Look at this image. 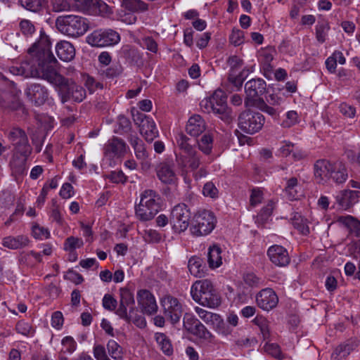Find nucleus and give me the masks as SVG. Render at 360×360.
<instances>
[{"mask_svg": "<svg viewBox=\"0 0 360 360\" xmlns=\"http://www.w3.org/2000/svg\"><path fill=\"white\" fill-rule=\"evenodd\" d=\"M32 58L13 67L12 72L25 77H41L58 86V95L63 103L72 101L70 80L56 70L57 60L51 51L48 37L41 34L39 39L28 49Z\"/></svg>", "mask_w": 360, "mask_h": 360, "instance_id": "1", "label": "nucleus"}, {"mask_svg": "<svg viewBox=\"0 0 360 360\" xmlns=\"http://www.w3.org/2000/svg\"><path fill=\"white\" fill-rule=\"evenodd\" d=\"M194 301L203 307L214 309L221 304V297L209 280L195 281L191 288Z\"/></svg>", "mask_w": 360, "mask_h": 360, "instance_id": "2", "label": "nucleus"}, {"mask_svg": "<svg viewBox=\"0 0 360 360\" xmlns=\"http://www.w3.org/2000/svg\"><path fill=\"white\" fill-rule=\"evenodd\" d=\"M140 198V202L135 207L136 216L142 221H150L161 208V197L155 191L147 189L141 193Z\"/></svg>", "mask_w": 360, "mask_h": 360, "instance_id": "3", "label": "nucleus"}, {"mask_svg": "<svg viewBox=\"0 0 360 360\" xmlns=\"http://www.w3.org/2000/svg\"><path fill=\"white\" fill-rule=\"evenodd\" d=\"M56 26L59 32L72 37H80L89 29L86 19L76 15L58 17Z\"/></svg>", "mask_w": 360, "mask_h": 360, "instance_id": "4", "label": "nucleus"}, {"mask_svg": "<svg viewBox=\"0 0 360 360\" xmlns=\"http://www.w3.org/2000/svg\"><path fill=\"white\" fill-rule=\"evenodd\" d=\"M217 219L214 214L203 210L195 214L191 226V232L195 236H207L214 229Z\"/></svg>", "mask_w": 360, "mask_h": 360, "instance_id": "5", "label": "nucleus"}, {"mask_svg": "<svg viewBox=\"0 0 360 360\" xmlns=\"http://www.w3.org/2000/svg\"><path fill=\"white\" fill-rule=\"evenodd\" d=\"M264 121V117L260 112L246 110L239 115L238 127L243 131L253 134L262 129Z\"/></svg>", "mask_w": 360, "mask_h": 360, "instance_id": "6", "label": "nucleus"}, {"mask_svg": "<svg viewBox=\"0 0 360 360\" xmlns=\"http://www.w3.org/2000/svg\"><path fill=\"white\" fill-rule=\"evenodd\" d=\"M120 41V34L111 29L94 30L86 37L87 43L91 46L96 47L112 46Z\"/></svg>", "mask_w": 360, "mask_h": 360, "instance_id": "7", "label": "nucleus"}, {"mask_svg": "<svg viewBox=\"0 0 360 360\" xmlns=\"http://www.w3.org/2000/svg\"><path fill=\"white\" fill-rule=\"evenodd\" d=\"M191 217V211L186 204L181 203L174 206L169 219L174 231L177 233L186 231L190 224Z\"/></svg>", "mask_w": 360, "mask_h": 360, "instance_id": "8", "label": "nucleus"}, {"mask_svg": "<svg viewBox=\"0 0 360 360\" xmlns=\"http://www.w3.org/2000/svg\"><path fill=\"white\" fill-rule=\"evenodd\" d=\"M10 142L14 147V152L32 153V148L29 143L25 131L18 127H12L7 134Z\"/></svg>", "mask_w": 360, "mask_h": 360, "instance_id": "9", "label": "nucleus"}, {"mask_svg": "<svg viewBox=\"0 0 360 360\" xmlns=\"http://www.w3.org/2000/svg\"><path fill=\"white\" fill-rule=\"evenodd\" d=\"M176 162L182 174L194 172L202 164V156L196 150L186 154H176Z\"/></svg>", "mask_w": 360, "mask_h": 360, "instance_id": "10", "label": "nucleus"}, {"mask_svg": "<svg viewBox=\"0 0 360 360\" xmlns=\"http://www.w3.org/2000/svg\"><path fill=\"white\" fill-rule=\"evenodd\" d=\"M161 304L165 317L173 324L179 322L183 314V309L178 299L166 295L162 299Z\"/></svg>", "mask_w": 360, "mask_h": 360, "instance_id": "11", "label": "nucleus"}, {"mask_svg": "<svg viewBox=\"0 0 360 360\" xmlns=\"http://www.w3.org/2000/svg\"><path fill=\"white\" fill-rule=\"evenodd\" d=\"M120 304L115 314L124 320L130 319L131 317L128 316L127 309L129 308L130 314L135 311L134 295L128 288H121L120 289Z\"/></svg>", "mask_w": 360, "mask_h": 360, "instance_id": "12", "label": "nucleus"}, {"mask_svg": "<svg viewBox=\"0 0 360 360\" xmlns=\"http://www.w3.org/2000/svg\"><path fill=\"white\" fill-rule=\"evenodd\" d=\"M134 121L139 125L140 133L147 141L151 142L158 136V130L152 118L143 113H138L134 117Z\"/></svg>", "mask_w": 360, "mask_h": 360, "instance_id": "13", "label": "nucleus"}, {"mask_svg": "<svg viewBox=\"0 0 360 360\" xmlns=\"http://www.w3.org/2000/svg\"><path fill=\"white\" fill-rule=\"evenodd\" d=\"M127 149L128 146L125 141L117 136L110 139L103 148L105 156L110 160L124 157Z\"/></svg>", "mask_w": 360, "mask_h": 360, "instance_id": "14", "label": "nucleus"}, {"mask_svg": "<svg viewBox=\"0 0 360 360\" xmlns=\"http://www.w3.org/2000/svg\"><path fill=\"white\" fill-rule=\"evenodd\" d=\"M215 105V114L222 120L228 122L231 119V110L227 106L226 96L221 89L216 90L212 95Z\"/></svg>", "mask_w": 360, "mask_h": 360, "instance_id": "15", "label": "nucleus"}, {"mask_svg": "<svg viewBox=\"0 0 360 360\" xmlns=\"http://www.w3.org/2000/svg\"><path fill=\"white\" fill-rule=\"evenodd\" d=\"M266 89V82L262 79L257 78L248 81L245 84L247 99L257 101L265 93Z\"/></svg>", "mask_w": 360, "mask_h": 360, "instance_id": "16", "label": "nucleus"}, {"mask_svg": "<svg viewBox=\"0 0 360 360\" xmlns=\"http://www.w3.org/2000/svg\"><path fill=\"white\" fill-rule=\"evenodd\" d=\"M72 9L85 12L91 9H98L101 13H107L108 6L102 0H70Z\"/></svg>", "mask_w": 360, "mask_h": 360, "instance_id": "17", "label": "nucleus"}, {"mask_svg": "<svg viewBox=\"0 0 360 360\" xmlns=\"http://www.w3.org/2000/svg\"><path fill=\"white\" fill-rule=\"evenodd\" d=\"M25 94L28 99L37 106L43 105L46 101L49 96L46 87L39 84H31L27 86Z\"/></svg>", "mask_w": 360, "mask_h": 360, "instance_id": "18", "label": "nucleus"}, {"mask_svg": "<svg viewBox=\"0 0 360 360\" xmlns=\"http://www.w3.org/2000/svg\"><path fill=\"white\" fill-rule=\"evenodd\" d=\"M333 169V163L326 159H320L314 165V174L315 180L318 184H325L330 181V171Z\"/></svg>", "mask_w": 360, "mask_h": 360, "instance_id": "19", "label": "nucleus"}, {"mask_svg": "<svg viewBox=\"0 0 360 360\" xmlns=\"http://www.w3.org/2000/svg\"><path fill=\"white\" fill-rule=\"evenodd\" d=\"M256 301L260 308L269 311L277 305L278 298L271 288H265L257 295Z\"/></svg>", "mask_w": 360, "mask_h": 360, "instance_id": "20", "label": "nucleus"}, {"mask_svg": "<svg viewBox=\"0 0 360 360\" xmlns=\"http://www.w3.org/2000/svg\"><path fill=\"white\" fill-rule=\"evenodd\" d=\"M137 302L144 314L150 315L158 310L154 296L147 290H141L138 292Z\"/></svg>", "mask_w": 360, "mask_h": 360, "instance_id": "21", "label": "nucleus"}, {"mask_svg": "<svg viewBox=\"0 0 360 360\" xmlns=\"http://www.w3.org/2000/svg\"><path fill=\"white\" fill-rule=\"evenodd\" d=\"M267 255L271 262L278 266H285L290 261L287 250L281 245L271 246L267 251Z\"/></svg>", "mask_w": 360, "mask_h": 360, "instance_id": "22", "label": "nucleus"}, {"mask_svg": "<svg viewBox=\"0 0 360 360\" xmlns=\"http://www.w3.org/2000/svg\"><path fill=\"white\" fill-rule=\"evenodd\" d=\"M31 153L14 152L10 162L13 174L15 176L24 175L27 172V160Z\"/></svg>", "mask_w": 360, "mask_h": 360, "instance_id": "23", "label": "nucleus"}, {"mask_svg": "<svg viewBox=\"0 0 360 360\" xmlns=\"http://www.w3.org/2000/svg\"><path fill=\"white\" fill-rule=\"evenodd\" d=\"M158 179L166 184H174L177 181V176L174 171L173 165L168 162H161L156 168Z\"/></svg>", "mask_w": 360, "mask_h": 360, "instance_id": "24", "label": "nucleus"}, {"mask_svg": "<svg viewBox=\"0 0 360 360\" xmlns=\"http://www.w3.org/2000/svg\"><path fill=\"white\" fill-rule=\"evenodd\" d=\"M206 129V123L200 115H193L188 120L186 131L191 136L198 137Z\"/></svg>", "mask_w": 360, "mask_h": 360, "instance_id": "25", "label": "nucleus"}, {"mask_svg": "<svg viewBox=\"0 0 360 360\" xmlns=\"http://www.w3.org/2000/svg\"><path fill=\"white\" fill-rule=\"evenodd\" d=\"M360 198L359 191L345 190L336 196V201L343 210H347Z\"/></svg>", "mask_w": 360, "mask_h": 360, "instance_id": "26", "label": "nucleus"}, {"mask_svg": "<svg viewBox=\"0 0 360 360\" xmlns=\"http://www.w3.org/2000/svg\"><path fill=\"white\" fill-rule=\"evenodd\" d=\"M56 51L58 58L64 61H70L75 56V47L67 41L58 42L56 46Z\"/></svg>", "mask_w": 360, "mask_h": 360, "instance_id": "27", "label": "nucleus"}, {"mask_svg": "<svg viewBox=\"0 0 360 360\" xmlns=\"http://www.w3.org/2000/svg\"><path fill=\"white\" fill-rule=\"evenodd\" d=\"M127 139L134 148L136 158L140 160H146L148 153L143 141L136 134H129Z\"/></svg>", "mask_w": 360, "mask_h": 360, "instance_id": "28", "label": "nucleus"}, {"mask_svg": "<svg viewBox=\"0 0 360 360\" xmlns=\"http://www.w3.org/2000/svg\"><path fill=\"white\" fill-rule=\"evenodd\" d=\"M29 239L23 235L14 236H7L3 239L2 245L11 250H17L23 248L28 245Z\"/></svg>", "mask_w": 360, "mask_h": 360, "instance_id": "29", "label": "nucleus"}, {"mask_svg": "<svg viewBox=\"0 0 360 360\" xmlns=\"http://www.w3.org/2000/svg\"><path fill=\"white\" fill-rule=\"evenodd\" d=\"M348 177L347 169L342 163L333 164V169L330 171V180L337 184L344 183Z\"/></svg>", "mask_w": 360, "mask_h": 360, "instance_id": "30", "label": "nucleus"}, {"mask_svg": "<svg viewBox=\"0 0 360 360\" xmlns=\"http://www.w3.org/2000/svg\"><path fill=\"white\" fill-rule=\"evenodd\" d=\"M356 347L357 344L354 342L338 345L331 354V360H345Z\"/></svg>", "mask_w": 360, "mask_h": 360, "instance_id": "31", "label": "nucleus"}, {"mask_svg": "<svg viewBox=\"0 0 360 360\" xmlns=\"http://www.w3.org/2000/svg\"><path fill=\"white\" fill-rule=\"evenodd\" d=\"M300 188L297 179L296 177H291L286 181L284 192L288 200H295L300 196Z\"/></svg>", "mask_w": 360, "mask_h": 360, "instance_id": "32", "label": "nucleus"}, {"mask_svg": "<svg viewBox=\"0 0 360 360\" xmlns=\"http://www.w3.org/2000/svg\"><path fill=\"white\" fill-rule=\"evenodd\" d=\"M221 250L217 245L210 247L208 251V263L210 267L214 269L219 267L221 264Z\"/></svg>", "mask_w": 360, "mask_h": 360, "instance_id": "33", "label": "nucleus"}, {"mask_svg": "<svg viewBox=\"0 0 360 360\" xmlns=\"http://www.w3.org/2000/svg\"><path fill=\"white\" fill-rule=\"evenodd\" d=\"M195 328L191 330L190 333L209 342H212L214 336L207 329V328L200 321L198 324L194 326Z\"/></svg>", "mask_w": 360, "mask_h": 360, "instance_id": "34", "label": "nucleus"}, {"mask_svg": "<svg viewBox=\"0 0 360 360\" xmlns=\"http://www.w3.org/2000/svg\"><path fill=\"white\" fill-rule=\"evenodd\" d=\"M19 2L25 9L38 13L46 7L48 0H19Z\"/></svg>", "mask_w": 360, "mask_h": 360, "instance_id": "35", "label": "nucleus"}, {"mask_svg": "<svg viewBox=\"0 0 360 360\" xmlns=\"http://www.w3.org/2000/svg\"><path fill=\"white\" fill-rule=\"evenodd\" d=\"M202 259L198 257H192L188 262L190 273L195 277H202L204 275Z\"/></svg>", "mask_w": 360, "mask_h": 360, "instance_id": "36", "label": "nucleus"}, {"mask_svg": "<svg viewBox=\"0 0 360 360\" xmlns=\"http://www.w3.org/2000/svg\"><path fill=\"white\" fill-rule=\"evenodd\" d=\"M195 311L205 323L211 325L213 327L221 316L217 314L206 311L199 307H195Z\"/></svg>", "mask_w": 360, "mask_h": 360, "instance_id": "37", "label": "nucleus"}, {"mask_svg": "<svg viewBox=\"0 0 360 360\" xmlns=\"http://www.w3.org/2000/svg\"><path fill=\"white\" fill-rule=\"evenodd\" d=\"M122 6L131 12H143L148 10V5L141 0H123Z\"/></svg>", "mask_w": 360, "mask_h": 360, "instance_id": "38", "label": "nucleus"}, {"mask_svg": "<svg viewBox=\"0 0 360 360\" xmlns=\"http://www.w3.org/2000/svg\"><path fill=\"white\" fill-rule=\"evenodd\" d=\"M190 139L183 133H179L176 137V143L181 152L179 154H186L195 150L190 143Z\"/></svg>", "mask_w": 360, "mask_h": 360, "instance_id": "39", "label": "nucleus"}, {"mask_svg": "<svg viewBox=\"0 0 360 360\" xmlns=\"http://www.w3.org/2000/svg\"><path fill=\"white\" fill-rule=\"evenodd\" d=\"M155 338L161 350L165 354L171 355L173 352V348L169 339L164 333H159L155 335Z\"/></svg>", "mask_w": 360, "mask_h": 360, "instance_id": "40", "label": "nucleus"}, {"mask_svg": "<svg viewBox=\"0 0 360 360\" xmlns=\"http://www.w3.org/2000/svg\"><path fill=\"white\" fill-rule=\"evenodd\" d=\"M198 146L204 154L210 155L212 150L213 137L210 134H205L201 139L198 141Z\"/></svg>", "mask_w": 360, "mask_h": 360, "instance_id": "41", "label": "nucleus"}, {"mask_svg": "<svg viewBox=\"0 0 360 360\" xmlns=\"http://www.w3.org/2000/svg\"><path fill=\"white\" fill-rule=\"evenodd\" d=\"M0 95H4L2 97L4 98V101L7 103L8 105H0L1 108L17 110L20 107L21 103L16 96H14L9 92L3 91H0Z\"/></svg>", "mask_w": 360, "mask_h": 360, "instance_id": "42", "label": "nucleus"}, {"mask_svg": "<svg viewBox=\"0 0 360 360\" xmlns=\"http://www.w3.org/2000/svg\"><path fill=\"white\" fill-rule=\"evenodd\" d=\"M109 355L115 360H121L123 357L122 348L114 340H110L107 343Z\"/></svg>", "mask_w": 360, "mask_h": 360, "instance_id": "43", "label": "nucleus"}, {"mask_svg": "<svg viewBox=\"0 0 360 360\" xmlns=\"http://www.w3.org/2000/svg\"><path fill=\"white\" fill-rule=\"evenodd\" d=\"M70 90H72V101L77 103L82 102L86 97L84 89L70 80Z\"/></svg>", "mask_w": 360, "mask_h": 360, "instance_id": "44", "label": "nucleus"}, {"mask_svg": "<svg viewBox=\"0 0 360 360\" xmlns=\"http://www.w3.org/2000/svg\"><path fill=\"white\" fill-rule=\"evenodd\" d=\"M292 223L295 229H297L302 235L307 236L309 233V228L307 224V220L302 218L301 215L296 213L292 219Z\"/></svg>", "mask_w": 360, "mask_h": 360, "instance_id": "45", "label": "nucleus"}, {"mask_svg": "<svg viewBox=\"0 0 360 360\" xmlns=\"http://www.w3.org/2000/svg\"><path fill=\"white\" fill-rule=\"evenodd\" d=\"M254 323L259 327L261 334L264 340L269 339L270 336L269 326L268 321L263 316H257L253 320Z\"/></svg>", "mask_w": 360, "mask_h": 360, "instance_id": "46", "label": "nucleus"}, {"mask_svg": "<svg viewBox=\"0 0 360 360\" xmlns=\"http://www.w3.org/2000/svg\"><path fill=\"white\" fill-rule=\"evenodd\" d=\"M274 203L269 201V203L264 207L257 216L256 221L259 224H264L271 215L274 210Z\"/></svg>", "mask_w": 360, "mask_h": 360, "instance_id": "47", "label": "nucleus"}, {"mask_svg": "<svg viewBox=\"0 0 360 360\" xmlns=\"http://www.w3.org/2000/svg\"><path fill=\"white\" fill-rule=\"evenodd\" d=\"M84 243L82 238L70 236L65 239L63 248L65 251H72L82 247Z\"/></svg>", "mask_w": 360, "mask_h": 360, "instance_id": "48", "label": "nucleus"}, {"mask_svg": "<svg viewBox=\"0 0 360 360\" xmlns=\"http://www.w3.org/2000/svg\"><path fill=\"white\" fill-rule=\"evenodd\" d=\"M213 328L219 334L223 336H228L231 335L233 331V328L225 323L221 316L217 320Z\"/></svg>", "mask_w": 360, "mask_h": 360, "instance_id": "49", "label": "nucleus"}, {"mask_svg": "<svg viewBox=\"0 0 360 360\" xmlns=\"http://www.w3.org/2000/svg\"><path fill=\"white\" fill-rule=\"evenodd\" d=\"M244 71L236 72H229L228 76V81L236 89L241 88L244 79Z\"/></svg>", "mask_w": 360, "mask_h": 360, "instance_id": "50", "label": "nucleus"}, {"mask_svg": "<svg viewBox=\"0 0 360 360\" xmlns=\"http://www.w3.org/2000/svg\"><path fill=\"white\" fill-rule=\"evenodd\" d=\"M143 238L146 243H158L162 240V235L155 229H146L143 231Z\"/></svg>", "mask_w": 360, "mask_h": 360, "instance_id": "51", "label": "nucleus"}, {"mask_svg": "<svg viewBox=\"0 0 360 360\" xmlns=\"http://www.w3.org/2000/svg\"><path fill=\"white\" fill-rule=\"evenodd\" d=\"M118 133L121 134H128V135L133 134L131 132V122L126 117L122 115L118 117Z\"/></svg>", "mask_w": 360, "mask_h": 360, "instance_id": "52", "label": "nucleus"}, {"mask_svg": "<svg viewBox=\"0 0 360 360\" xmlns=\"http://www.w3.org/2000/svg\"><path fill=\"white\" fill-rule=\"evenodd\" d=\"M52 10L54 12H63L70 10L71 3L67 0H51Z\"/></svg>", "mask_w": 360, "mask_h": 360, "instance_id": "53", "label": "nucleus"}, {"mask_svg": "<svg viewBox=\"0 0 360 360\" xmlns=\"http://www.w3.org/2000/svg\"><path fill=\"white\" fill-rule=\"evenodd\" d=\"M19 26L21 32L26 37L32 36L35 32V27L34 24L29 20H22Z\"/></svg>", "mask_w": 360, "mask_h": 360, "instance_id": "54", "label": "nucleus"}, {"mask_svg": "<svg viewBox=\"0 0 360 360\" xmlns=\"http://www.w3.org/2000/svg\"><path fill=\"white\" fill-rule=\"evenodd\" d=\"M329 30V27L326 22H319L316 26V37L317 40L323 43L326 41L327 32Z\"/></svg>", "mask_w": 360, "mask_h": 360, "instance_id": "55", "label": "nucleus"}, {"mask_svg": "<svg viewBox=\"0 0 360 360\" xmlns=\"http://www.w3.org/2000/svg\"><path fill=\"white\" fill-rule=\"evenodd\" d=\"M32 236L37 239H46L50 236L49 230L43 226L35 224L32 226Z\"/></svg>", "mask_w": 360, "mask_h": 360, "instance_id": "56", "label": "nucleus"}, {"mask_svg": "<svg viewBox=\"0 0 360 360\" xmlns=\"http://www.w3.org/2000/svg\"><path fill=\"white\" fill-rule=\"evenodd\" d=\"M263 349L265 352L276 359H281L283 358L280 347L276 344L266 342Z\"/></svg>", "mask_w": 360, "mask_h": 360, "instance_id": "57", "label": "nucleus"}, {"mask_svg": "<svg viewBox=\"0 0 360 360\" xmlns=\"http://www.w3.org/2000/svg\"><path fill=\"white\" fill-rule=\"evenodd\" d=\"M15 330L18 333L25 336L32 335L34 333V330L30 324L23 321L18 322L15 326Z\"/></svg>", "mask_w": 360, "mask_h": 360, "instance_id": "58", "label": "nucleus"}, {"mask_svg": "<svg viewBox=\"0 0 360 360\" xmlns=\"http://www.w3.org/2000/svg\"><path fill=\"white\" fill-rule=\"evenodd\" d=\"M298 122V115L296 111L291 110L286 113V118L281 125L285 128H289L295 125Z\"/></svg>", "mask_w": 360, "mask_h": 360, "instance_id": "59", "label": "nucleus"}, {"mask_svg": "<svg viewBox=\"0 0 360 360\" xmlns=\"http://www.w3.org/2000/svg\"><path fill=\"white\" fill-rule=\"evenodd\" d=\"M63 350L64 352L72 353L77 347L76 342L70 336H66L62 340Z\"/></svg>", "mask_w": 360, "mask_h": 360, "instance_id": "60", "label": "nucleus"}, {"mask_svg": "<svg viewBox=\"0 0 360 360\" xmlns=\"http://www.w3.org/2000/svg\"><path fill=\"white\" fill-rule=\"evenodd\" d=\"M202 193L206 197L215 198L218 196V189L212 182H207L203 186Z\"/></svg>", "mask_w": 360, "mask_h": 360, "instance_id": "61", "label": "nucleus"}, {"mask_svg": "<svg viewBox=\"0 0 360 360\" xmlns=\"http://www.w3.org/2000/svg\"><path fill=\"white\" fill-rule=\"evenodd\" d=\"M122 68L120 64H114L103 71V75L108 78L119 76L122 72Z\"/></svg>", "mask_w": 360, "mask_h": 360, "instance_id": "62", "label": "nucleus"}, {"mask_svg": "<svg viewBox=\"0 0 360 360\" xmlns=\"http://www.w3.org/2000/svg\"><path fill=\"white\" fill-rule=\"evenodd\" d=\"M117 305V301L110 294H105L103 298V307L109 311H114Z\"/></svg>", "mask_w": 360, "mask_h": 360, "instance_id": "63", "label": "nucleus"}, {"mask_svg": "<svg viewBox=\"0 0 360 360\" xmlns=\"http://www.w3.org/2000/svg\"><path fill=\"white\" fill-rule=\"evenodd\" d=\"M200 321L190 314H185L184 316V326L190 333L195 325L198 324Z\"/></svg>", "mask_w": 360, "mask_h": 360, "instance_id": "64", "label": "nucleus"}]
</instances>
